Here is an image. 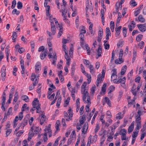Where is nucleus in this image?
Listing matches in <instances>:
<instances>
[{
	"mask_svg": "<svg viewBox=\"0 0 146 146\" xmlns=\"http://www.w3.org/2000/svg\"><path fill=\"white\" fill-rule=\"evenodd\" d=\"M105 74H102L101 75L100 74H99L98 75L97 81H100V83L102 82L105 77Z\"/></svg>",
	"mask_w": 146,
	"mask_h": 146,
	"instance_id": "obj_4",
	"label": "nucleus"
},
{
	"mask_svg": "<svg viewBox=\"0 0 146 146\" xmlns=\"http://www.w3.org/2000/svg\"><path fill=\"white\" fill-rule=\"evenodd\" d=\"M24 131L23 130H22L19 131L16 133V136L17 137L20 136L24 133Z\"/></svg>",
	"mask_w": 146,
	"mask_h": 146,
	"instance_id": "obj_37",
	"label": "nucleus"
},
{
	"mask_svg": "<svg viewBox=\"0 0 146 146\" xmlns=\"http://www.w3.org/2000/svg\"><path fill=\"white\" fill-rule=\"evenodd\" d=\"M100 126H99V124H97L96 128L95 129V133H96L100 129Z\"/></svg>",
	"mask_w": 146,
	"mask_h": 146,
	"instance_id": "obj_64",
	"label": "nucleus"
},
{
	"mask_svg": "<svg viewBox=\"0 0 146 146\" xmlns=\"http://www.w3.org/2000/svg\"><path fill=\"white\" fill-rule=\"evenodd\" d=\"M61 98H59L58 99L57 102L56 104V106L57 107H58L60 106V103H61Z\"/></svg>",
	"mask_w": 146,
	"mask_h": 146,
	"instance_id": "obj_46",
	"label": "nucleus"
},
{
	"mask_svg": "<svg viewBox=\"0 0 146 146\" xmlns=\"http://www.w3.org/2000/svg\"><path fill=\"white\" fill-rule=\"evenodd\" d=\"M44 50V47L43 46H40L38 49V51L39 52L43 51Z\"/></svg>",
	"mask_w": 146,
	"mask_h": 146,
	"instance_id": "obj_57",
	"label": "nucleus"
},
{
	"mask_svg": "<svg viewBox=\"0 0 146 146\" xmlns=\"http://www.w3.org/2000/svg\"><path fill=\"white\" fill-rule=\"evenodd\" d=\"M88 123L87 122H86L85 123L82 129V133L84 134H85L87 131L88 129Z\"/></svg>",
	"mask_w": 146,
	"mask_h": 146,
	"instance_id": "obj_3",
	"label": "nucleus"
},
{
	"mask_svg": "<svg viewBox=\"0 0 146 146\" xmlns=\"http://www.w3.org/2000/svg\"><path fill=\"white\" fill-rule=\"evenodd\" d=\"M23 7L22 3L20 1L18 2L17 3V8L19 9H21Z\"/></svg>",
	"mask_w": 146,
	"mask_h": 146,
	"instance_id": "obj_35",
	"label": "nucleus"
},
{
	"mask_svg": "<svg viewBox=\"0 0 146 146\" xmlns=\"http://www.w3.org/2000/svg\"><path fill=\"white\" fill-rule=\"evenodd\" d=\"M47 139V133H44V142L46 141Z\"/></svg>",
	"mask_w": 146,
	"mask_h": 146,
	"instance_id": "obj_63",
	"label": "nucleus"
},
{
	"mask_svg": "<svg viewBox=\"0 0 146 146\" xmlns=\"http://www.w3.org/2000/svg\"><path fill=\"white\" fill-rule=\"evenodd\" d=\"M143 37V35H139L136 37V40L138 42L141 40Z\"/></svg>",
	"mask_w": 146,
	"mask_h": 146,
	"instance_id": "obj_28",
	"label": "nucleus"
},
{
	"mask_svg": "<svg viewBox=\"0 0 146 146\" xmlns=\"http://www.w3.org/2000/svg\"><path fill=\"white\" fill-rule=\"evenodd\" d=\"M130 3L131 6L133 7H135L137 5L135 0H131Z\"/></svg>",
	"mask_w": 146,
	"mask_h": 146,
	"instance_id": "obj_33",
	"label": "nucleus"
},
{
	"mask_svg": "<svg viewBox=\"0 0 146 146\" xmlns=\"http://www.w3.org/2000/svg\"><path fill=\"white\" fill-rule=\"evenodd\" d=\"M35 70L38 72L40 70H41V64L40 62H37L35 65Z\"/></svg>",
	"mask_w": 146,
	"mask_h": 146,
	"instance_id": "obj_6",
	"label": "nucleus"
},
{
	"mask_svg": "<svg viewBox=\"0 0 146 146\" xmlns=\"http://www.w3.org/2000/svg\"><path fill=\"white\" fill-rule=\"evenodd\" d=\"M64 56L65 59L66 60V64L68 65H69L70 62V58L69 56L68 55V53H67L66 54L65 53Z\"/></svg>",
	"mask_w": 146,
	"mask_h": 146,
	"instance_id": "obj_10",
	"label": "nucleus"
},
{
	"mask_svg": "<svg viewBox=\"0 0 146 146\" xmlns=\"http://www.w3.org/2000/svg\"><path fill=\"white\" fill-rule=\"evenodd\" d=\"M41 85L40 84H38V88L37 90V92L38 93L40 94L41 92Z\"/></svg>",
	"mask_w": 146,
	"mask_h": 146,
	"instance_id": "obj_50",
	"label": "nucleus"
},
{
	"mask_svg": "<svg viewBox=\"0 0 146 146\" xmlns=\"http://www.w3.org/2000/svg\"><path fill=\"white\" fill-rule=\"evenodd\" d=\"M121 13H119L118 15V18L117 21V23H119L120 22V21L121 18Z\"/></svg>",
	"mask_w": 146,
	"mask_h": 146,
	"instance_id": "obj_40",
	"label": "nucleus"
},
{
	"mask_svg": "<svg viewBox=\"0 0 146 146\" xmlns=\"http://www.w3.org/2000/svg\"><path fill=\"white\" fill-rule=\"evenodd\" d=\"M106 84H104L103 85L102 88V91L104 93L106 91Z\"/></svg>",
	"mask_w": 146,
	"mask_h": 146,
	"instance_id": "obj_34",
	"label": "nucleus"
},
{
	"mask_svg": "<svg viewBox=\"0 0 146 146\" xmlns=\"http://www.w3.org/2000/svg\"><path fill=\"white\" fill-rule=\"evenodd\" d=\"M15 97L13 100V104H14V102L16 103L18 100L19 98V95L18 94V92H16L15 94Z\"/></svg>",
	"mask_w": 146,
	"mask_h": 146,
	"instance_id": "obj_14",
	"label": "nucleus"
},
{
	"mask_svg": "<svg viewBox=\"0 0 146 146\" xmlns=\"http://www.w3.org/2000/svg\"><path fill=\"white\" fill-rule=\"evenodd\" d=\"M97 139V135H96L93 137L91 143H92L93 142H95L96 141Z\"/></svg>",
	"mask_w": 146,
	"mask_h": 146,
	"instance_id": "obj_54",
	"label": "nucleus"
},
{
	"mask_svg": "<svg viewBox=\"0 0 146 146\" xmlns=\"http://www.w3.org/2000/svg\"><path fill=\"white\" fill-rule=\"evenodd\" d=\"M127 68V66L126 65H125L122 68L120 73H125L126 72Z\"/></svg>",
	"mask_w": 146,
	"mask_h": 146,
	"instance_id": "obj_29",
	"label": "nucleus"
},
{
	"mask_svg": "<svg viewBox=\"0 0 146 146\" xmlns=\"http://www.w3.org/2000/svg\"><path fill=\"white\" fill-rule=\"evenodd\" d=\"M86 76L88 78V84H89L91 81V76L90 74H85Z\"/></svg>",
	"mask_w": 146,
	"mask_h": 146,
	"instance_id": "obj_26",
	"label": "nucleus"
},
{
	"mask_svg": "<svg viewBox=\"0 0 146 146\" xmlns=\"http://www.w3.org/2000/svg\"><path fill=\"white\" fill-rule=\"evenodd\" d=\"M66 46L65 44H64L63 45V48L64 49V51L65 54H67L68 53V51L66 49Z\"/></svg>",
	"mask_w": 146,
	"mask_h": 146,
	"instance_id": "obj_51",
	"label": "nucleus"
},
{
	"mask_svg": "<svg viewBox=\"0 0 146 146\" xmlns=\"http://www.w3.org/2000/svg\"><path fill=\"white\" fill-rule=\"evenodd\" d=\"M79 36H80V39L82 41H83L84 40V35L82 34V33H80L79 35Z\"/></svg>",
	"mask_w": 146,
	"mask_h": 146,
	"instance_id": "obj_62",
	"label": "nucleus"
},
{
	"mask_svg": "<svg viewBox=\"0 0 146 146\" xmlns=\"http://www.w3.org/2000/svg\"><path fill=\"white\" fill-rule=\"evenodd\" d=\"M12 130L11 129H8L6 131V136L7 137L9 135L11 132Z\"/></svg>",
	"mask_w": 146,
	"mask_h": 146,
	"instance_id": "obj_49",
	"label": "nucleus"
},
{
	"mask_svg": "<svg viewBox=\"0 0 146 146\" xmlns=\"http://www.w3.org/2000/svg\"><path fill=\"white\" fill-rule=\"evenodd\" d=\"M102 47L100 46L98 47L97 51L98 57L97 58H98L99 57L101 56V54L102 53Z\"/></svg>",
	"mask_w": 146,
	"mask_h": 146,
	"instance_id": "obj_12",
	"label": "nucleus"
},
{
	"mask_svg": "<svg viewBox=\"0 0 146 146\" xmlns=\"http://www.w3.org/2000/svg\"><path fill=\"white\" fill-rule=\"evenodd\" d=\"M93 27V24H91L89 26V29L91 33L92 34L93 33V30L92 29V27Z\"/></svg>",
	"mask_w": 146,
	"mask_h": 146,
	"instance_id": "obj_52",
	"label": "nucleus"
},
{
	"mask_svg": "<svg viewBox=\"0 0 146 146\" xmlns=\"http://www.w3.org/2000/svg\"><path fill=\"white\" fill-rule=\"evenodd\" d=\"M28 120L29 118H28V117H26L24 118V119H23V122L24 123L25 125H27V123Z\"/></svg>",
	"mask_w": 146,
	"mask_h": 146,
	"instance_id": "obj_45",
	"label": "nucleus"
},
{
	"mask_svg": "<svg viewBox=\"0 0 146 146\" xmlns=\"http://www.w3.org/2000/svg\"><path fill=\"white\" fill-rule=\"evenodd\" d=\"M137 51H134L133 52V58L132 62H134V60L135 59L137 56Z\"/></svg>",
	"mask_w": 146,
	"mask_h": 146,
	"instance_id": "obj_31",
	"label": "nucleus"
},
{
	"mask_svg": "<svg viewBox=\"0 0 146 146\" xmlns=\"http://www.w3.org/2000/svg\"><path fill=\"white\" fill-rule=\"evenodd\" d=\"M84 106H82L80 108V113L81 115H82L84 113Z\"/></svg>",
	"mask_w": 146,
	"mask_h": 146,
	"instance_id": "obj_48",
	"label": "nucleus"
},
{
	"mask_svg": "<svg viewBox=\"0 0 146 146\" xmlns=\"http://www.w3.org/2000/svg\"><path fill=\"white\" fill-rule=\"evenodd\" d=\"M37 102L38 103L39 100L37 98H35L32 102V105L34 106V108H36Z\"/></svg>",
	"mask_w": 146,
	"mask_h": 146,
	"instance_id": "obj_13",
	"label": "nucleus"
},
{
	"mask_svg": "<svg viewBox=\"0 0 146 146\" xmlns=\"http://www.w3.org/2000/svg\"><path fill=\"white\" fill-rule=\"evenodd\" d=\"M23 112H20L19 114V120H21L23 119Z\"/></svg>",
	"mask_w": 146,
	"mask_h": 146,
	"instance_id": "obj_39",
	"label": "nucleus"
},
{
	"mask_svg": "<svg viewBox=\"0 0 146 146\" xmlns=\"http://www.w3.org/2000/svg\"><path fill=\"white\" fill-rule=\"evenodd\" d=\"M54 56L53 57V62L52 64H54V65H56V61L57 60V56L56 54V53L53 54Z\"/></svg>",
	"mask_w": 146,
	"mask_h": 146,
	"instance_id": "obj_16",
	"label": "nucleus"
},
{
	"mask_svg": "<svg viewBox=\"0 0 146 146\" xmlns=\"http://www.w3.org/2000/svg\"><path fill=\"white\" fill-rule=\"evenodd\" d=\"M137 27L141 32H144L146 30V26L145 24H140L137 25Z\"/></svg>",
	"mask_w": 146,
	"mask_h": 146,
	"instance_id": "obj_2",
	"label": "nucleus"
},
{
	"mask_svg": "<svg viewBox=\"0 0 146 146\" xmlns=\"http://www.w3.org/2000/svg\"><path fill=\"white\" fill-rule=\"evenodd\" d=\"M63 31V29L62 26L60 27L58 35V37H60L62 35Z\"/></svg>",
	"mask_w": 146,
	"mask_h": 146,
	"instance_id": "obj_20",
	"label": "nucleus"
},
{
	"mask_svg": "<svg viewBox=\"0 0 146 146\" xmlns=\"http://www.w3.org/2000/svg\"><path fill=\"white\" fill-rule=\"evenodd\" d=\"M22 99L25 101L26 102H28L29 101V99L28 96L26 95H24L22 96Z\"/></svg>",
	"mask_w": 146,
	"mask_h": 146,
	"instance_id": "obj_22",
	"label": "nucleus"
},
{
	"mask_svg": "<svg viewBox=\"0 0 146 146\" xmlns=\"http://www.w3.org/2000/svg\"><path fill=\"white\" fill-rule=\"evenodd\" d=\"M117 76L116 74H112V75L111 76V80L114 81L115 80V79L117 78Z\"/></svg>",
	"mask_w": 146,
	"mask_h": 146,
	"instance_id": "obj_44",
	"label": "nucleus"
},
{
	"mask_svg": "<svg viewBox=\"0 0 146 146\" xmlns=\"http://www.w3.org/2000/svg\"><path fill=\"white\" fill-rule=\"evenodd\" d=\"M50 9V6L49 5H48L47 6V8L46 9V13L47 14V16L50 15V14H49V11Z\"/></svg>",
	"mask_w": 146,
	"mask_h": 146,
	"instance_id": "obj_38",
	"label": "nucleus"
},
{
	"mask_svg": "<svg viewBox=\"0 0 146 146\" xmlns=\"http://www.w3.org/2000/svg\"><path fill=\"white\" fill-rule=\"evenodd\" d=\"M48 52V50L46 49L44 50V52H42L40 54V58L42 60L44 59L47 55V54Z\"/></svg>",
	"mask_w": 146,
	"mask_h": 146,
	"instance_id": "obj_7",
	"label": "nucleus"
},
{
	"mask_svg": "<svg viewBox=\"0 0 146 146\" xmlns=\"http://www.w3.org/2000/svg\"><path fill=\"white\" fill-rule=\"evenodd\" d=\"M51 30L52 35H55L56 33V28L55 25L53 26H51Z\"/></svg>",
	"mask_w": 146,
	"mask_h": 146,
	"instance_id": "obj_21",
	"label": "nucleus"
},
{
	"mask_svg": "<svg viewBox=\"0 0 146 146\" xmlns=\"http://www.w3.org/2000/svg\"><path fill=\"white\" fill-rule=\"evenodd\" d=\"M70 100V98L68 97L67 100L65 101V103L64 105V107H66L69 104V101Z\"/></svg>",
	"mask_w": 146,
	"mask_h": 146,
	"instance_id": "obj_23",
	"label": "nucleus"
},
{
	"mask_svg": "<svg viewBox=\"0 0 146 146\" xmlns=\"http://www.w3.org/2000/svg\"><path fill=\"white\" fill-rule=\"evenodd\" d=\"M127 132V130L124 129H121L120 131L119 134L122 135H125Z\"/></svg>",
	"mask_w": 146,
	"mask_h": 146,
	"instance_id": "obj_18",
	"label": "nucleus"
},
{
	"mask_svg": "<svg viewBox=\"0 0 146 146\" xmlns=\"http://www.w3.org/2000/svg\"><path fill=\"white\" fill-rule=\"evenodd\" d=\"M82 94H83V100L84 101H86V97H89V94H87L83 93V92H81Z\"/></svg>",
	"mask_w": 146,
	"mask_h": 146,
	"instance_id": "obj_36",
	"label": "nucleus"
},
{
	"mask_svg": "<svg viewBox=\"0 0 146 146\" xmlns=\"http://www.w3.org/2000/svg\"><path fill=\"white\" fill-rule=\"evenodd\" d=\"M139 21L141 23H144L145 21V19L141 15H139L138 17Z\"/></svg>",
	"mask_w": 146,
	"mask_h": 146,
	"instance_id": "obj_19",
	"label": "nucleus"
},
{
	"mask_svg": "<svg viewBox=\"0 0 146 146\" xmlns=\"http://www.w3.org/2000/svg\"><path fill=\"white\" fill-rule=\"evenodd\" d=\"M123 62L122 57H119L118 59H117L115 60V63L117 64H120Z\"/></svg>",
	"mask_w": 146,
	"mask_h": 146,
	"instance_id": "obj_15",
	"label": "nucleus"
},
{
	"mask_svg": "<svg viewBox=\"0 0 146 146\" xmlns=\"http://www.w3.org/2000/svg\"><path fill=\"white\" fill-rule=\"evenodd\" d=\"M58 76L59 77L60 80L61 82H63L64 81V78L63 76L62 75V74H58Z\"/></svg>",
	"mask_w": 146,
	"mask_h": 146,
	"instance_id": "obj_53",
	"label": "nucleus"
},
{
	"mask_svg": "<svg viewBox=\"0 0 146 146\" xmlns=\"http://www.w3.org/2000/svg\"><path fill=\"white\" fill-rule=\"evenodd\" d=\"M121 26H120L117 28L116 27L115 28V31H116L115 34L117 35L116 36V37L120 34L121 31Z\"/></svg>",
	"mask_w": 146,
	"mask_h": 146,
	"instance_id": "obj_9",
	"label": "nucleus"
},
{
	"mask_svg": "<svg viewBox=\"0 0 146 146\" xmlns=\"http://www.w3.org/2000/svg\"><path fill=\"white\" fill-rule=\"evenodd\" d=\"M140 9H138L135 12V16H137L140 13Z\"/></svg>",
	"mask_w": 146,
	"mask_h": 146,
	"instance_id": "obj_58",
	"label": "nucleus"
},
{
	"mask_svg": "<svg viewBox=\"0 0 146 146\" xmlns=\"http://www.w3.org/2000/svg\"><path fill=\"white\" fill-rule=\"evenodd\" d=\"M139 131H134L133 132V133L132 135V137L133 138H135L137 136Z\"/></svg>",
	"mask_w": 146,
	"mask_h": 146,
	"instance_id": "obj_42",
	"label": "nucleus"
},
{
	"mask_svg": "<svg viewBox=\"0 0 146 146\" xmlns=\"http://www.w3.org/2000/svg\"><path fill=\"white\" fill-rule=\"evenodd\" d=\"M85 47L86 48L87 50V53L88 55H90V53L91 52L92 50H91L90 51L89 50L90 49V47L88 45V44H87L85 45ZM92 51L94 52V50H92Z\"/></svg>",
	"mask_w": 146,
	"mask_h": 146,
	"instance_id": "obj_17",
	"label": "nucleus"
},
{
	"mask_svg": "<svg viewBox=\"0 0 146 146\" xmlns=\"http://www.w3.org/2000/svg\"><path fill=\"white\" fill-rule=\"evenodd\" d=\"M41 117L40 120V124L42 125L44 122L46 120V116L44 113H42L41 115Z\"/></svg>",
	"mask_w": 146,
	"mask_h": 146,
	"instance_id": "obj_5",
	"label": "nucleus"
},
{
	"mask_svg": "<svg viewBox=\"0 0 146 146\" xmlns=\"http://www.w3.org/2000/svg\"><path fill=\"white\" fill-rule=\"evenodd\" d=\"M87 85V83L86 82H84L83 83V84L81 86V92H83V90H84L85 89L86 87V86Z\"/></svg>",
	"mask_w": 146,
	"mask_h": 146,
	"instance_id": "obj_30",
	"label": "nucleus"
},
{
	"mask_svg": "<svg viewBox=\"0 0 146 146\" xmlns=\"http://www.w3.org/2000/svg\"><path fill=\"white\" fill-rule=\"evenodd\" d=\"M124 82L122 79L120 78L116 82L115 81L114 82L116 84H119V83H121Z\"/></svg>",
	"mask_w": 146,
	"mask_h": 146,
	"instance_id": "obj_55",
	"label": "nucleus"
},
{
	"mask_svg": "<svg viewBox=\"0 0 146 146\" xmlns=\"http://www.w3.org/2000/svg\"><path fill=\"white\" fill-rule=\"evenodd\" d=\"M18 50L20 53L21 54L25 51V50L24 48L22 47L21 48H19Z\"/></svg>",
	"mask_w": 146,
	"mask_h": 146,
	"instance_id": "obj_60",
	"label": "nucleus"
},
{
	"mask_svg": "<svg viewBox=\"0 0 146 146\" xmlns=\"http://www.w3.org/2000/svg\"><path fill=\"white\" fill-rule=\"evenodd\" d=\"M12 39L13 40V42H14L15 41V39H16V38L17 37V35L15 32H14L13 33V34L12 35Z\"/></svg>",
	"mask_w": 146,
	"mask_h": 146,
	"instance_id": "obj_25",
	"label": "nucleus"
},
{
	"mask_svg": "<svg viewBox=\"0 0 146 146\" xmlns=\"http://www.w3.org/2000/svg\"><path fill=\"white\" fill-rule=\"evenodd\" d=\"M105 100L106 102L108 105L110 107L111 106V103L110 101L109 100V98L108 97H106L105 98Z\"/></svg>",
	"mask_w": 146,
	"mask_h": 146,
	"instance_id": "obj_24",
	"label": "nucleus"
},
{
	"mask_svg": "<svg viewBox=\"0 0 146 146\" xmlns=\"http://www.w3.org/2000/svg\"><path fill=\"white\" fill-rule=\"evenodd\" d=\"M83 62L86 65H89L90 63L89 60L84 59L83 60Z\"/></svg>",
	"mask_w": 146,
	"mask_h": 146,
	"instance_id": "obj_43",
	"label": "nucleus"
},
{
	"mask_svg": "<svg viewBox=\"0 0 146 146\" xmlns=\"http://www.w3.org/2000/svg\"><path fill=\"white\" fill-rule=\"evenodd\" d=\"M72 109L70 107L69 108V109L68 110V111L69 113V116L70 117H72L73 115V113L72 111Z\"/></svg>",
	"mask_w": 146,
	"mask_h": 146,
	"instance_id": "obj_32",
	"label": "nucleus"
},
{
	"mask_svg": "<svg viewBox=\"0 0 146 146\" xmlns=\"http://www.w3.org/2000/svg\"><path fill=\"white\" fill-rule=\"evenodd\" d=\"M6 99V96H3L2 99V104H5Z\"/></svg>",
	"mask_w": 146,
	"mask_h": 146,
	"instance_id": "obj_61",
	"label": "nucleus"
},
{
	"mask_svg": "<svg viewBox=\"0 0 146 146\" xmlns=\"http://www.w3.org/2000/svg\"><path fill=\"white\" fill-rule=\"evenodd\" d=\"M123 33L124 37L126 36V35L127 34V29L125 27H124L123 28Z\"/></svg>",
	"mask_w": 146,
	"mask_h": 146,
	"instance_id": "obj_27",
	"label": "nucleus"
},
{
	"mask_svg": "<svg viewBox=\"0 0 146 146\" xmlns=\"http://www.w3.org/2000/svg\"><path fill=\"white\" fill-rule=\"evenodd\" d=\"M134 129L133 127H132L131 126H129V127L128 132L129 133H130L131 132H132L133 131V129Z\"/></svg>",
	"mask_w": 146,
	"mask_h": 146,
	"instance_id": "obj_56",
	"label": "nucleus"
},
{
	"mask_svg": "<svg viewBox=\"0 0 146 146\" xmlns=\"http://www.w3.org/2000/svg\"><path fill=\"white\" fill-rule=\"evenodd\" d=\"M64 117L66 121H69L70 120H71L72 119V118H71V117L68 115L67 113L65 111L64 112Z\"/></svg>",
	"mask_w": 146,
	"mask_h": 146,
	"instance_id": "obj_8",
	"label": "nucleus"
},
{
	"mask_svg": "<svg viewBox=\"0 0 146 146\" xmlns=\"http://www.w3.org/2000/svg\"><path fill=\"white\" fill-rule=\"evenodd\" d=\"M12 5L11 6V8L12 9L14 8L16 4V1L15 0H14L12 2Z\"/></svg>",
	"mask_w": 146,
	"mask_h": 146,
	"instance_id": "obj_47",
	"label": "nucleus"
},
{
	"mask_svg": "<svg viewBox=\"0 0 146 146\" xmlns=\"http://www.w3.org/2000/svg\"><path fill=\"white\" fill-rule=\"evenodd\" d=\"M6 68L5 66H3L1 69V71L2 73H5Z\"/></svg>",
	"mask_w": 146,
	"mask_h": 146,
	"instance_id": "obj_59",
	"label": "nucleus"
},
{
	"mask_svg": "<svg viewBox=\"0 0 146 146\" xmlns=\"http://www.w3.org/2000/svg\"><path fill=\"white\" fill-rule=\"evenodd\" d=\"M12 13L13 14H16L17 15H18L19 14L20 12L19 11H17V9H14L13 10Z\"/></svg>",
	"mask_w": 146,
	"mask_h": 146,
	"instance_id": "obj_41",
	"label": "nucleus"
},
{
	"mask_svg": "<svg viewBox=\"0 0 146 146\" xmlns=\"http://www.w3.org/2000/svg\"><path fill=\"white\" fill-rule=\"evenodd\" d=\"M20 64H21V67L22 69L21 72L22 73H24L25 72L24 66V61L23 59H21V60Z\"/></svg>",
	"mask_w": 146,
	"mask_h": 146,
	"instance_id": "obj_11",
	"label": "nucleus"
},
{
	"mask_svg": "<svg viewBox=\"0 0 146 146\" xmlns=\"http://www.w3.org/2000/svg\"><path fill=\"white\" fill-rule=\"evenodd\" d=\"M39 75H36L35 74H32L31 76V80L32 81H34V79H35V82H33V86L31 85L29 87V89L30 90H31L34 88V86L36 85L38 83V77Z\"/></svg>",
	"mask_w": 146,
	"mask_h": 146,
	"instance_id": "obj_1",
	"label": "nucleus"
}]
</instances>
